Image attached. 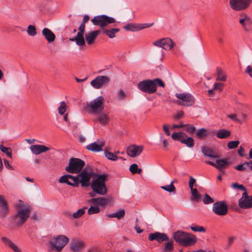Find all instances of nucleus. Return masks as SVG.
I'll list each match as a JSON object with an SVG mask.
<instances>
[{"mask_svg":"<svg viewBox=\"0 0 252 252\" xmlns=\"http://www.w3.org/2000/svg\"><path fill=\"white\" fill-rule=\"evenodd\" d=\"M87 208V207L79 209L77 212L72 214V216L74 219H78L81 217L85 213V210Z\"/></svg>","mask_w":252,"mask_h":252,"instance_id":"45","label":"nucleus"},{"mask_svg":"<svg viewBox=\"0 0 252 252\" xmlns=\"http://www.w3.org/2000/svg\"><path fill=\"white\" fill-rule=\"evenodd\" d=\"M171 137L174 140L179 141L181 142L182 139H183L185 137H187V135L182 132H174L172 133Z\"/></svg>","mask_w":252,"mask_h":252,"instance_id":"37","label":"nucleus"},{"mask_svg":"<svg viewBox=\"0 0 252 252\" xmlns=\"http://www.w3.org/2000/svg\"><path fill=\"white\" fill-rule=\"evenodd\" d=\"M109 81V78L106 76H98L91 82V85L95 89H100Z\"/></svg>","mask_w":252,"mask_h":252,"instance_id":"17","label":"nucleus"},{"mask_svg":"<svg viewBox=\"0 0 252 252\" xmlns=\"http://www.w3.org/2000/svg\"><path fill=\"white\" fill-rule=\"evenodd\" d=\"M129 169L132 173L135 174L136 171L137 170V169H138L137 164L136 163H133V164H131L130 166Z\"/></svg>","mask_w":252,"mask_h":252,"instance_id":"59","label":"nucleus"},{"mask_svg":"<svg viewBox=\"0 0 252 252\" xmlns=\"http://www.w3.org/2000/svg\"><path fill=\"white\" fill-rule=\"evenodd\" d=\"M247 162H245L242 164H238L234 167V168L237 170L244 171H247V168H248Z\"/></svg>","mask_w":252,"mask_h":252,"instance_id":"48","label":"nucleus"},{"mask_svg":"<svg viewBox=\"0 0 252 252\" xmlns=\"http://www.w3.org/2000/svg\"><path fill=\"white\" fill-rule=\"evenodd\" d=\"M143 150V147L142 146L132 145L127 148V153L130 157L134 158L140 155Z\"/></svg>","mask_w":252,"mask_h":252,"instance_id":"22","label":"nucleus"},{"mask_svg":"<svg viewBox=\"0 0 252 252\" xmlns=\"http://www.w3.org/2000/svg\"><path fill=\"white\" fill-rule=\"evenodd\" d=\"M239 207L242 209L252 208V195H248L247 192H244L242 197L239 200Z\"/></svg>","mask_w":252,"mask_h":252,"instance_id":"16","label":"nucleus"},{"mask_svg":"<svg viewBox=\"0 0 252 252\" xmlns=\"http://www.w3.org/2000/svg\"><path fill=\"white\" fill-rule=\"evenodd\" d=\"M17 208L19 210L14 217V220L18 226H21L29 218L31 209L28 206L20 208L18 205Z\"/></svg>","mask_w":252,"mask_h":252,"instance_id":"4","label":"nucleus"},{"mask_svg":"<svg viewBox=\"0 0 252 252\" xmlns=\"http://www.w3.org/2000/svg\"><path fill=\"white\" fill-rule=\"evenodd\" d=\"M232 187L233 188L239 189L241 190L244 191V192H247L246 188L243 185H239L238 183H235L232 184Z\"/></svg>","mask_w":252,"mask_h":252,"instance_id":"57","label":"nucleus"},{"mask_svg":"<svg viewBox=\"0 0 252 252\" xmlns=\"http://www.w3.org/2000/svg\"><path fill=\"white\" fill-rule=\"evenodd\" d=\"M27 33L31 36H34L36 35V29L34 26L29 25L27 30Z\"/></svg>","mask_w":252,"mask_h":252,"instance_id":"43","label":"nucleus"},{"mask_svg":"<svg viewBox=\"0 0 252 252\" xmlns=\"http://www.w3.org/2000/svg\"><path fill=\"white\" fill-rule=\"evenodd\" d=\"M239 144V141H231L227 143V147L229 149H233L237 148Z\"/></svg>","mask_w":252,"mask_h":252,"instance_id":"53","label":"nucleus"},{"mask_svg":"<svg viewBox=\"0 0 252 252\" xmlns=\"http://www.w3.org/2000/svg\"><path fill=\"white\" fill-rule=\"evenodd\" d=\"M197 187V185L196 184V179L193 177L190 176L189 180V186L190 189H193V186Z\"/></svg>","mask_w":252,"mask_h":252,"instance_id":"56","label":"nucleus"},{"mask_svg":"<svg viewBox=\"0 0 252 252\" xmlns=\"http://www.w3.org/2000/svg\"><path fill=\"white\" fill-rule=\"evenodd\" d=\"M42 34L49 43L53 42L56 38L55 34L50 29L46 28L43 29Z\"/></svg>","mask_w":252,"mask_h":252,"instance_id":"26","label":"nucleus"},{"mask_svg":"<svg viewBox=\"0 0 252 252\" xmlns=\"http://www.w3.org/2000/svg\"><path fill=\"white\" fill-rule=\"evenodd\" d=\"M85 163L84 160L78 158H71L69 159L68 165L65 170L71 173H79L82 171Z\"/></svg>","mask_w":252,"mask_h":252,"instance_id":"5","label":"nucleus"},{"mask_svg":"<svg viewBox=\"0 0 252 252\" xmlns=\"http://www.w3.org/2000/svg\"><path fill=\"white\" fill-rule=\"evenodd\" d=\"M197 241V238L194 235L188 233L182 245L185 247L192 246L196 243Z\"/></svg>","mask_w":252,"mask_h":252,"instance_id":"23","label":"nucleus"},{"mask_svg":"<svg viewBox=\"0 0 252 252\" xmlns=\"http://www.w3.org/2000/svg\"><path fill=\"white\" fill-rule=\"evenodd\" d=\"M70 175H64L62 176L59 180V182L61 183H66L71 186V182L69 181L70 179Z\"/></svg>","mask_w":252,"mask_h":252,"instance_id":"47","label":"nucleus"},{"mask_svg":"<svg viewBox=\"0 0 252 252\" xmlns=\"http://www.w3.org/2000/svg\"><path fill=\"white\" fill-rule=\"evenodd\" d=\"M0 204L2 208V211L0 212V216L2 218H4L6 214L9 211L8 205L5 200L3 198L2 196L0 195Z\"/></svg>","mask_w":252,"mask_h":252,"instance_id":"32","label":"nucleus"},{"mask_svg":"<svg viewBox=\"0 0 252 252\" xmlns=\"http://www.w3.org/2000/svg\"><path fill=\"white\" fill-rule=\"evenodd\" d=\"M245 72L252 78V65H248L246 69Z\"/></svg>","mask_w":252,"mask_h":252,"instance_id":"62","label":"nucleus"},{"mask_svg":"<svg viewBox=\"0 0 252 252\" xmlns=\"http://www.w3.org/2000/svg\"><path fill=\"white\" fill-rule=\"evenodd\" d=\"M212 211L218 216H223L228 212V207L225 201H219L214 203Z\"/></svg>","mask_w":252,"mask_h":252,"instance_id":"9","label":"nucleus"},{"mask_svg":"<svg viewBox=\"0 0 252 252\" xmlns=\"http://www.w3.org/2000/svg\"><path fill=\"white\" fill-rule=\"evenodd\" d=\"M230 135V132L225 129L219 130L216 134V136L220 139H225L228 137Z\"/></svg>","mask_w":252,"mask_h":252,"instance_id":"35","label":"nucleus"},{"mask_svg":"<svg viewBox=\"0 0 252 252\" xmlns=\"http://www.w3.org/2000/svg\"><path fill=\"white\" fill-rule=\"evenodd\" d=\"M214 134V131L207 130L204 128L197 129L196 132V136L200 139L204 138L205 137L209 135H213Z\"/></svg>","mask_w":252,"mask_h":252,"instance_id":"30","label":"nucleus"},{"mask_svg":"<svg viewBox=\"0 0 252 252\" xmlns=\"http://www.w3.org/2000/svg\"><path fill=\"white\" fill-rule=\"evenodd\" d=\"M67 106L65 104L64 101H62L60 103V105L58 108L59 113L61 115H63L66 110Z\"/></svg>","mask_w":252,"mask_h":252,"instance_id":"52","label":"nucleus"},{"mask_svg":"<svg viewBox=\"0 0 252 252\" xmlns=\"http://www.w3.org/2000/svg\"><path fill=\"white\" fill-rule=\"evenodd\" d=\"M120 31L119 28H105L102 30V32L108 36L110 38H113L116 36L115 34Z\"/></svg>","mask_w":252,"mask_h":252,"instance_id":"31","label":"nucleus"},{"mask_svg":"<svg viewBox=\"0 0 252 252\" xmlns=\"http://www.w3.org/2000/svg\"><path fill=\"white\" fill-rule=\"evenodd\" d=\"M163 129L167 136H169L170 135V132L169 130V126L167 125H164L163 126Z\"/></svg>","mask_w":252,"mask_h":252,"instance_id":"63","label":"nucleus"},{"mask_svg":"<svg viewBox=\"0 0 252 252\" xmlns=\"http://www.w3.org/2000/svg\"><path fill=\"white\" fill-rule=\"evenodd\" d=\"M70 180H71L73 182H71V186L74 187H78L79 185V184L80 183L79 174L75 176H73L70 175Z\"/></svg>","mask_w":252,"mask_h":252,"instance_id":"42","label":"nucleus"},{"mask_svg":"<svg viewBox=\"0 0 252 252\" xmlns=\"http://www.w3.org/2000/svg\"><path fill=\"white\" fill-rule=\"evenodd\" d=\"M104 145L103 141H98V143L94 142L87 146L86 149L88 150L94 152H97L102 151V147Z\"/></svg>","mask_w":252,"mask_h":252,"instance_id":"24","label":"nucleus"},{"mask_svg":"<svg viewBox=\"0 0 252 252\" xmlns=\"http://www.w3.org/2000/svg\"><path fill=\"white\" fill-rule=\"evenodd\" d=\"M217 81H225L226 79L225 75L223 73L222 70L220 67L217 68Z\"/></svg>","mask_w":252,"mask_h":252,"instance_id":"40","label":"nucleus"},{"mask_svg":"<svg viewBox=\"0 0 252 252\" xmlns=\"http://www.w3.org/2000/svg\"><path fill=\"white\" fill-rule=\"evenodd\" d=\"M190 229L194 232H205L206 231L204 227L197 225H192L190 226Z\"/></svg>","mask_w":252,"mask_h":252,"instance_id":"51","label":"nucleus"},{"mask_svg":"<svg viewBox=\"0 0 252 252\" xmlns=\"http://www.w3.org/2000/svg\"><path fill=\"white\" fill-rule=\"evenodd\" d=\"M85 24L84 23H82L79 27V32H77V35L70 38V40L71 41H75L76 44L78 46H83L85 45V38L84 34L85 32Z\"/></svg>","mask_w":252,"mask_h":252,"instance_id":"12","label":"nucleus"},{"mask_svg":"<svg viewBox=\"0 0 252 252\" xmlns=\"http://www.w3.org/2000/svg\"><path fill=\"white\" fill-rule=\"evenodd\" d=\"M191 194V200L195 202H198L201 198L200 194L198 192L196 188L190 189Z\"/></svg>","mask_w":252,"mask_h":252,"instance_id":"36","label":"nucleus"},{"mask_svg":"<svg viewBox=\"0 0 252 252\" xmlns=\"http://www.w3.org/2000/svg\"><path fill=\"white\" fill-rule=\"evenodd\" d=\"M32 152L36 155L45 152L49 150V148L43 145H32L30 147Z\"/></svg>","mask_w":252,"mask_h":252,"instance_id":"25","label":"nucleus"},{"mask_svg":"<svg viewBox=\"0 0 252 252\" xmlns=\"http://www.w3.org/2000/svg\"><path fill=\"white\" fill-rule=\"evenodd\" d=\"M185 128V130L189 133H193L195 131V127L189 124L184 125V126Z\"/></svg>","mask_w":252,"mask_h":252,"instance_id":"54","label":"nucleus"},{"mask_svg":"<svg viewBox=\"0 0 252 252\" xmlns=\"http://www.w3.org/2000/svg\"><path fill=\"white\" fill-rule=\"evenodd\" d=\"M112 197L110 196L94 197L89 200V202L98 207H105L109 205L112 201Z\"/></svg>","mask_w":252,"mask_h":252,"instance_id":"14","label":"nucleus"},{"mask_svg":"<svg viewBox=\"0 0 252 252\" xmlns=\"http://www.w3.org/2000/svg\"><path fill=\"white\" fill-rule=\"evenodd\" d=\"M188 232L178 230L174 233L173 238L175 241L180 244H183Z\"/></svg>","mask_w":252,"mask_h":252,"instance_id":"27","label":"nucleus"},{"mask_svg":"<svg viewBox=\"0 0 252 252\" xmlns=\"http://www.w3.org/2000/svg\"><path fill=\"white\" fill-rule=\"evenodd\" d=\"M84 242L80 239H74L69 245V249L72 252H80L85 247Z\"/></svg>","mask_w":252,"mask_h":252,"instance_id":"20","label":"nucleus"},{"mask_svg":"<svg viewBox=\"0 0 252 252\" xmlns=\"http://www.w3.org/2000/svg\"><path fill=\"white\" fill-rule=\"evenodd\" d=\"M94 175L92 171H88L86 169H83L79 174L80 182L82 187H87L90 185V180Z\"/></svg>","mask_w":252,"mask_h":252,"instance_id":"11","label":"nucleus"},{"mask_svg":"<svg viewBox=\"0 0 252 252\" xmlns=\"http://www.w3.org/2000/svg\"><path fill=\"white\" fill-rule=\"evenodd\" d=\"M174 249L173 241H170L164 245V251L166 252H172Z\"/></svg>","mask_w":252,"mask_h":252,"instance_id":"50","label":"nucleus"},{"mask_svg":"<svg viewBox=\"0 0 252 252\" xmlns=\"http://www.w3.org/2000/svg\"><path fill=\"white\" fill-rule=\"evenodd\" d=\"M104 155L107 159L112 161H116L119 158L116 155L107 151H105Z\"/></svg>","mask_w":252,"mask_h":252,"instance_id":"44","label":"nucleus"},{"mask_svg":"<svg viewBox=\"0 0 252 252\" xmlns=\"http://www.w3.org/2000/svg\"><path fill=\"white\" fill-rule=\"evenodd\" d=\"M153 44L160 48H161V55L162 56L163 49L165 50H170L175 45V43L172 40L168 37L163 38L157 40L153 43Z\"/></svg>","mask_w":252,"mask_h":252,"instance_id":"10","label":"nucleus"},{"mask_svg":"<svg viewBox=\"0 0 252 252\" xmlns=\"http://www.w3.org/2000/svg\"><path fill=\"white\" fill-rule=\"evenodd\" d=\"M125 215V211L124 209H119L117 212L107 214V217L108 218H117L118 219H121L124 217Z\"/></svg>","mask_w":252,"mask_h":252,"instance_id":"34","label":"nucleus"},{"mask_svg":"<svg viewBox=\"0 0 252 252\" xmlns=\"http://www.w3.org/2000/svg\"><path fill=\"white\" fill-rule=\"evenodd\" d=\"M69 238L64 235L55 236L48 245L49 252H60L69 242Z\"/></svg>","mask_w":252,"mask_h":252,"instance_id":"2","label":"nucleus"},{"mask_svg":"<svg viewBox=\"0 0 252 252\" xmlns=\"http://www.w3.org/2000/svg\"><path fill=\"white\" fill-rule=\"evenodd\" d=\"M96 121L101 125H106L108 123L109 121V118L107 114L101 113L98 115L96 118Z\"/></svg>","mask_w":252,"mask_h":252,"instance_id":"33","label":"nucleus"},{"mask_svg":"<svg viewBox=\"0 0 252 252\" xmlns=\"http://www.w3.org/2000/svg\"><path fill=\"white\" fill-rule=\"evenodd\" d=\"M0 150L10 158H12V151L10 148L5 147L3 145H0Z\"/></svg>","mask_w":252,"mask_h":252,"instance_id":"46","label":"nucleus"},{"mask_svg":"<svg viewBox=\"0 0 252 252\" xmlns=\"http://www.w3.org/2000/svg\"><path fill=\"white\" fill-rule=\"evenodd\" d=\"M176 181V180H174V181H172L169 185H166L164 186H161V188L169 192H172L175 191L176 190V188L175 186H174L173 184Z\"/></svg>","mask_w":252,"mask_h":252,"instance_id":"39","label":"nucleus"},{"mask_svg":"<svg viewBox=\"0 0 252 252\" xmlns=\"http://www.w3.org/2000/svg\"><path fill=\"white\" fill-rule=\"evenodd\" d=\"M100 32V30H95L86 33L85 35V42H86L89 45L94 44Z\"/></svg>","mask_w":252,"mask_h":252,"instance_id":"21","label":"nucleus"},{"mask_svg":"<svg viewBox=\"0 0 252 252\" xmlns=\"http://www.w3.org/2000/svg\"><path fill=\"white\" fill-rule=\"evenodd\" d=\"M100 210L99 207L96 205H92L88 210V213L89 215H93L95 214H98L100 212Z\"/></svg>","mask_w":252,"mask_h":252,"instance_id":"41","label":"nucleus"},{"mask_svg":"<svg viewBox=\"0 0 252 252\" xmlns=\"http://www.w3.org/2000/svg\"><path fill=\"white\" fill-rule=\"evenodd\" d=\"M153 23L131 24L126 25L124 28L126 31L136 32L151 27Z\"/></svg>","mask_w":252,"mask_h":252,"instance_id":"18","label":"nucleus"},{"mask_svg":"<svg viewBox=\"0 0 252 252\" xmlns=\"http://www.w3.org/2000/svg\"><path fill=\"white\" fill-rule=\"evenodd\" d=\"M252 3V0H230V7L235 11H242L248 8Z\"/></svg>","mask_w":252,"mask_h":252,"instance_id":"8","label":"nucleus"},{"mask_svg":"<svg viewBox=\"0 0 252 252\" xmlns=\"http://www.w3.org/2000/svg\"><path fill=\"white\" fill-rule=\"evenodd\" d=\"M176 97L178 98L176 102L179 105L189 107L194 103V97L188 93H176Z\"/></svg>","mask_w":252,"mask_h":252,"instance_id":"7","label":"nucleus"},{"mask_svg":"<svg viewBox=\"0 0 252 252\" xmlns=\"http://www.w3.org/2000/svg\"><path fill=\"white\" fill-rule=\"evenodd\" d=\"M8 246L11 249H12L14 251V252H21V251L18 248V247L15 244H14L12 242L11 243H10V244Z\"/></svg>","mask_w":252,"mask_h":252,"instance_id":"58","label":"nucleus"},{"mask_svg":"<svg viewBox=\"0 0 252 252\" xmlns=\"http://www.w3.org/2000/svg\"><path fill=\"white\" fill-rule=\"evenodd\" d=\"M239 22L246 31L252 30V20L246 13H241L239 16Z\"/></svg>","mask_w":252,"mask_h":252,"instance_id":"13","label":"nucleus"},{"mask_svg":"<svg viewBox=\"0 0 252 252\" xmlns=\"http://www.w3.org/2000/svg\"><path fill=\"white\" fill-rule=\"evenodd\" d=\"M181 143L185 144L187 147L189 148L193 147L194 145V140L191 137H185L183 139H182Z\"/></svg>","mask_w":252,"mask_h":252,"instance_id":"38","label":"nucleus"},{"mask_svg":"<svg viewBox=\"0 0 252 252\" xmlns=\"http://www.w3.org/2000/svg\"><path fill=\"white\" fill-rule=\"evenodd\" d=\"M107 178L106 174L96 175L91 184V187L94 193L104 195L107 193V189L105 186V181Z\"/></svg>","mask_w":252,"mask_h":252,"instance_id":"3","label":"nucleus"},{"mask_svg":"<svg viewBox=\"0 0 252 252\" xmlns=\"http://www.w3.org/2000/svg\"><path fill=\"white\" fill-rule=\"evenodd\" d=\"M125 93L123 90H120L118 93V98L119 100H122L125 98Z\"/></svg>","mask_w":252,"mask_h":252,"instance_id":"60","label":"nucleus"},{"mask_svg":"<svg viewBox=\"0 0 252 252\" xmlns=\"http://www.w3.org/2000/svg\"><path fill=\"white\" fill-rule=\"evenodd\" d=\"M202 200L203 203L205 204H211L214 202V200L207 193L204 194Z\"/></svg>","mask_w":252,"mask_h":252,"instance_id":"49","label":"nucleus"},{"mask_svg":"<svg viewBox=\"0 0 252 252\" xmlns=\"http://www.w3.org/2000/svg\"><path fill=\"white\" fill-rule=\"evenodd\" d=\"M227 117L230 119L232 121L239 124L242 123V121L237 118V115L236 114H232L227 115Z\"/></svg>","mask_w":252,"mask_h":252,"instance_id":"55","label":"nucleus"},{"mask_svg":"<svg viewBox=\"0 0 252 252\" xmlns=\"http://www.w3.org/2000/svg\"><path fill=\"white\" fill-rule=\"evenodd\" d=\"M148 239L150 241L155 240L159 243L169 240V238L165 233H160L159 232H155L154 233L149 234Z\"/></svg>","mask_w":252,"mask_h":252,"instance_id":"19","label":"nucleus"},{"mask_svg":"<svg viewBox=\"0 0 252 252\" xmlns=\"http://www.w3.org/2000/svg\"><path fill=\"white\" fill-rule=\"evenodd\" d=\"M104 98L102 96H99L92 101L89 106L94 113H96L101 112L104 108Z\"/></svg>","mask_w":252,"mask_h":252,"instance_id":"15","label":"nucleus"},{"mask_svg":"<svg viewBox=\"0 0 252 252\" xmlns=\"http://www.w3.org/2000/svg\"><path fill=\"white\" fill-rule=\"evenodd\" d=\"M158 86L164 87V83L161 79L155 78L152 80H144L139 82L137 84V88L143 93L151 94L157 91Z\"/></svg>","mask_w":252,"mask_h":252,"instance_id":"1","label":"nucleus"},{"mask_svg":"<svg viewBox=\"0 0 252 252\" xmlns=\"http://www.w3.org/2000/svg\"><path fill=\"white\" fill-rule=\"evenodd\" d=\"M241 118H240V119L241 121H242V123H244V122H246L247 120V118H248L247 115L244 113H241Z\"/></svg>","mask_w":252,"mask_h":252,"instance_id":"64","label":"nucleus"},{"mask_svg":"<svg viewBox=\"0 0 252 252\" xmlns=\"http://www.w3.org/2000/svg\"><path fill=\"white\" fill-rule=\"evenodd\" d=\"M91 22L94 25L99 26L102 30L108 25L115 23L116 20L114 18L106 15H100L94 16Z\"/></svg>","mask_w":252,"mask_h":252,"instance_id":"6","label":"nucleus"},{"mask_svg":"<svg viewBox=\"0 0 252 252\" xmlns=\"http://www.w3.org/2000/svg\"><path fill=\"white\" fill-rule=\"evenodd\" d=\"M201 151L203 155L211 158H218V154L214 152L211 148L207 146H203L201 147Z\"/></svg>","mask_w":252,"mask_h":252,"instance_id":"28","label":"nucleus"},{"mask_svg":"<svg viewBox=\"0 0 252 252\" xmlns=\"http://www.w3.org/2000/svg\"><path fill=\"white\" fill-rule=\"evenodd\" d=\"M216 162L217 163L216 168L220 171L224 169L231 163L230 161L226 158L217 159L216 160Z\"/></svg>","mask_w":252,"mask_h":252,"instance_id":"29","label":"nucleus"},{"mask_svg":"<svg viewBox=\"0 0 252 252\" xmlns=\"http://www.w3.org/2000/svg\"><path fill=\"white\" fill-rule=\"evenodd\" d=\"M223 86V84L220 83H216L214 85V89L217 90L218 89L220 91L222 90V87Z\"/></svg>","mask_w":252,"mask_h":252,"instance_id":"61","label":"nucleus"}]
</instances>
